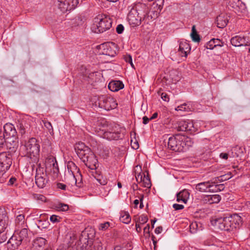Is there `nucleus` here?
<instances>
[{"label":"nucleus","mask_w":250,"mask_h":250,"mask_svg":"<svg viewBox=\"0 0 250 250\" xmlns=\"http://www.w3.org/2000/svg\"><path fill=\"white\" fill-rule=\"evenodd\" d=\"M148 8L145 3L138 2L133 4L127 16L129 24L132 26H139L148 17Z\"/></svg>","instance_id":"nucleus-1"},{"label":"nucleus","mask_w":250,"mask_h":250,"mask_svg":"<svg viewBox=\"0 0 250 250\" xmlns=\"http://www.w3.org/2000/svg\"><path fill=\"white\" fill-rule=\"evenodd\" d=\"M75 150L79 157L91 169H95L98 167V160L90 149L83 143L76 144Z\"/></svg>","instance_id":"nucleus-2"},{"label":"nucleus","mask_w":250,"mask_h":250,"mask_svg":"<svg viewBox=\"0 0 250 250\" xmlns=\"http://www.w3.org/2000/svg\"><path fill=\"white\" fill-rule=\"evenodd\" d=\"M192 145L190 138L180 134L169 137L167 142L168 148L175 152L185 151Z\"/></svg>","instance_id":"nucleus-3"},{"label":"nucleus","mask_w":250,"mask_h":250,"mask_svg":"<svg viewBox=\"0 0 250 250\" xmlns=\"http://www.w3.org/2000/svg\"><path fill=\"white\" fill-rule=\"evenodd\" d=\"M81 177L80 169L72 161L68 162L64 171V180L71 185H77V177L80 178L81 181Z\"/></svg>","instance_id":"nucleus-4"},{"label":"nucleus","mask_w":250,"mask_h":250,"mask_svg":"<svg viewBox=\"0 0 250 250\" xmlns=\"http://www.w3.org/2000/svg\"><path fill=\"white\" fill-rule=\"evenodd\" d=\"M95 23L91 28L93 32L101 33L109 29L112 25V21L107 16L101 15L95 18Z\"/></svg>","instance_id":"nucleus-5"},{"label":"nucleus","mask_w":250,"mask_h":250,"mask_svg":"<svg viewBox=\"0 0 250 250\" xmlns=\"http://www.w3.org/2000/svg\"><path fill=\"white\" fill-rule=\"evenodd\" d=\"M26 155L34 161L38 160L40 152V145L35 138H30L24 145Z\"/></svg>","instance_id":"nucleus-6"},{"label":"nucleus","mask_w":250,"mask_h":250,"mask_svg":"<svg viewBox=\"0 0 250 250\" xmlns=\"http://www.w3.org/2000/svg\"><path fill=\"white\" fill-rule=\"evenodd\" d=\"M225 2L229 9L233 11L238 15L246 11L245 4L241 0H225Z\"/></svg>","instance_id":"nucleus-7"},{"label":"nucleus","mask_w":250,"mask_h":250,"mask_svg":"<svg viewBox=\"0 0 250 250\" xmlns=\"http://www.w3.org/2000/svg\"><path fill=\"white\" fill-rule=\"evenodd\" d=\"M48 179L45 169L39 164L36 168L35 182L39 188H43L47 183Z\"/></svg>","instance_id":"nucleus-8"},{"label":"nucleus","mask_w":250,"mask_h":250,"mask_svg":"<svg viewBox=\"0 0 250 250\" xmlns=\"http://www.w3.org/2000/svg\"><path fill=\"white\" fill-rule=\"evenodd\" d=\"M100 49L101 50L100 54L110 57H115L118 51L117 45L113 42H108L101 44Z\"/></svg>","instance_id":"nucleus-9"},{"label":"nucleus","mask_w":250,"mask_h":250,"mask_svg":"<svg viewBox=\"0 0 250 250\" xmlns=\"http://www.w3.org/2000/svg\"><path fill=\"white\" fill-rule=\"evenodd\" d=\"M173 127L178 131H190L194 132L196 128L193 122L190 120H180L173 125Z\"/></svg>","instance_id":"nucleus-10"},{"label":"nucleus","mask_w":250,"mask_h":250,"mask_svg":"<svg viewBox=\"0 0 250 250\" xmlns=\"http://www.w3.org/2000/svg\"><path fill=\"white\" fill-rule=\"evenodd\" d=\"M58 7L62 12L75 9L79 3L78 0H58Z\"/></svg>","instance_id":"nucleus-11"},{"label":"nucleus","mask_w":250,"mask_h":250,"mask_svg":"<svg viewBox=\"0 0 250 250\" xmlns=\"http://www.w3.org/2000/svg\"><path fill=\"white\" fill-rule=\"evenodd\" d=\"M212 224L216 229L225 231H230V224L228 217L219 218L212 221Z\"/></svg>","instance_id":"nucleus-12"},{"label":"nucleus","mask_w":250,"mask_h":250,"mask_svg":"<svg viewBox=\"0 0 250 250\" xmlns=\"http://www.w3.org/2000/svg\"><path fill=\"white\" fill-rule=\"evenodd\" d=\"M45 165L46 168H50L53 177L57 178L59 174V168L56 159L52 156L48 158L45 162Z\"/></svg>","instance_id":"nucleus-13"},{"label":"nucleus","mask_w":250,"mask_h":250,"mask_svg":"<svg viewBox=\"0 0 250 250\" xmlns=\"http://www.w3.org/2000/svg\"><path fill=\"white\" fill-rule=\"evenodd\" d=\"M109 98L106 95L96 96L92 98V102L94 103L95 106L109 110V106L107 103Z\"/></svg>","instance_id":"nucleus-14"},{"label":"nucleus","mask_w":250,"mask_h":250,"mask_svg":"<svg viewBox=\"0 0 250 250\" xmlns=\"http://www.w3.org/2000/svg\"><path fill=\"white\" fill-rule=\"evenodd\" d=\"M229 223L230 224V231L234 229L239 228L242 224L243 220L242 217L238 214H233L232 215L228 216Z\"/></svg>","instance_id":"nucleus-15"},{"label":"nucleus","mask_w":250,"mask_h":250,"mask_svg":"<svg viewBox=\"0 0 250 250\" xmlns=\"http://www.w3.org/2000/svg\"><path fill=\"white\" fill-rule=\"evenodd\" d=\"M12 164V160L9 155L3 152L0 154V165L1 167L8 169Z\"/></svg>","instance_id":"nucleus-16"},{"label":"nucleus","mask_w":250,"mask_h":250,"mask_svg":"<svg viewBox=\"0 0 250 250\" xmlns=\"http://www.w3.org/2000/svg\"><path fill=\"white\" fill-rule=\"evenodd\" d=\"M4 133L7 137L17 136V132L14 125L11 123H6L3 126Z\"/></svg>","instance_id":"nucleus-17"},{"label":"nucleus","mask_w":250,"mask_h":250,"mask_svg":"<svg viewBox=\"0 0 250 250\" xmlns=\"http://www.w3.org/2000/svg\"><path fill=\"white\" fill-rule=\"evenodd\" d=\"M190 49V46L188 42L186 41L180 42L178 52L180 56L186 58Z\"/></svg>","instance_id":"nucleus-18"},{"label":"nucleus","mask_w":250,"mask_h":250,"mask_svg":"<svg viewBox=\"0 0 250 250\" xmlns=\"http://www.w3.org/2000/svg\"><path fill=\"white\" fill-rule=\"evenodd\" d=\"M229 20V16L225 13H222L216 18L217 27L223 28L226 26Z\"/></svg>","instance_id":"nucleus-19"},{"label":"nucleus","mask_w":250,"mask_h":250,"mask_svg":"<svg viewBox=\"0 0 250 250\" xmlns=\"http://www.w3.org/2000/svg\"><path fill=\"white\" fill-rule=\"evenodd\" d=\"M230 42L233 46L238 47L243 45H247L248 42L246 41V38L245 37L236 36L231 39Z\"/></svg>","instance_id":"nucleus-20"},{"label":"nucleus","mask_w":250,"mask_h":250,"mask_svg":"<svg viewBox=\"0 0 250 250\" xmlns=\"http://www.w3.org/2000/svg\"><path fill=\"white\" fill-rule=\"evenodd\" d=\"M123 137V134L117 132L104 131L103 137L109 140H118Z\"/></svg>","instance_id":"nucleus-21"},{"label":"nucleus","mask_w":250,"mask_h":250,"mask_svg":"<svg viewBox=\"0 0 250 250\" xmlns=\"http://www.w3.org/2000/svg\"><path fill=\"white\" fill-rule=\"evenodd\" d=\"M109 90L113 92H117L124 87V84L120 81H112L108 85Z\"/></svg>","instance_id":"nucleus-22"},{"label":"nucleus","mask_w":250,"mask_h":250,"mask_svg":"<svg viewBox=\"0 0 250 250\" xmlns=\"http://www.w3.org/2000/svg\"><path fill=\"white\" fill-rule=\"evenodd\" d=\"M221 197L219 195H207L204 197L203 201L209 204L218 203L221 200Z\"/></svg>","instance_id":"nucleus-23"},{"label":"nucleus","mask_w":250,"mask_h":250,"mask_svg":"<svg viewBox=\"0 0 250 250\" xmlns=\"http://www.w3.org/2000/svg\"><path fill=\"white\" fill-rule=\"evenodd\" d=\"M224 42L218 39H212L206 45V47L208 49H213L216 46L222 47L224 46Z\"/></svg>","instance_id":"nucleus-24"},{"label":"nucleus","mask_w":250,"mask_h":250,"mask_svg":"<svg viewBox=\"0 0 250 250\" xmlns=\"http://www.w3.org/2000/svg\"><path fill=\"white\" fill-rule=\"evenodd\" d=\"M46 240L42 237H38L33 241V247L38 250H44V246L45 245Z\"/></svg>","instance_id":"nucleus-25"},{"label":"nucleus","mask_w":250,"mask_h":250,"mask_svg":"<svg viewBox=\"0 0 250 250\" xmlns=\"http://www.w3.org/2000/svg\"><path fill=\"white\" fill-rule=\"evenodd\" d=\"M21 242L22 241L15 233L9 239L8 244L11 245L12 249H15L21 244Z\"/></svg>","instance_id":"nucleus-26"},{"label":"nucleus","mask_w":250,"mask_h":250,"mask_svg":"<svg viewBox=\"0 0 250 250\" xmlns=\"http://www.w3.org/2000/svg\"><path fill=\"white\" fill-rule=\"evenodd\" d=\"M7 141L6 142L7 146L10 149H15L18 146L19 140L18 137H10L7 138Z\"/></svg>","instance_id":"nucleus-27"},{"label":"nucleus","mask_w":250,"mask_h":250,"mask_svg":"<svg viewBox=\"0 0 250 250\" xmlns=\"http://www.w3.org/2000/svg\"><path fill=\"white\" fill-rule=\"evenodd\" d=\"M225 175H222L221 176L216 177L215 178H212L210 180H209L210 181L211 184H213L214 185V188L216 189L219 188L220 187H223V185H218V184L219 182H221L222 181H223L224 180H226L227 179H229L230 178V177L228 178H225Z\"/></svg>","instance_id":"nucleus-28"},{"label":"nucleus","mask_w":250,"mask_h":250,"mask_svg":"<svg viewBox=\"0 0 250 250\" xmlns=\"http://www.w3.org/2000/svg\"><path fill=\"white\" fill-rule=\"evenodd\" d=\"M28 124L26 123L25 121H19L17 126L19 129V132L22 136L24 135L26 131V129L28 127Z\"/></svg>","instance_id":"nucleus-29"},{"label":"nucleus","mask_w":250,"mask_h":250,"mask_svg":"<svg viewBox=\"0 0 250 250\" xmlns=\"http://www.w3.org/2000/svg\"><path fill=\"white\" fill-rule=\"evenodd\" d=\"M192 109V104L190 102H187L178 106L175 110L177 111H190Z\"/></svg>","instance_id":"nucleus-30"},{"label":"nucleus","mask_w":250,"mask_h":250,"mask_svg":"<svg viewBox=\"0 0 250 250\" xmlns=\"http://www.w3.org/2000/svg\"><path fill=\"white\" fill-rule=\"evenodd\" d=\"M93 181L94 183L98 182L100 185H105L107 183V179L100 174L94 176Z\"/></svg>","instance_id":"nucleus-31"},{"label":"nucleus","mask_w":250,"mask_h":250,"mask_svg":"<svg viewBox=\"0 0 250 250\" xmlns=\"http://www.w3.org/2000/svg\"><path fill=\"white\" fill-rule=\"evenodd\" d=\"M207 185L206 182L198 183L195 185V189L201 192H208Z\"/></svg>","instance_id":"nucleus-32"},{"label":"nucleus","mask_w":250,"mask_h":250,"mask_svg":"<svg viewBox=\"0 0 250 250\" xmlns=\"http://www.w3.org/2000/svg\"><path fill=\"white\" fill-rule=\"evenodd\" d=\"M201 224L197 222H192L189 226V230L191 233H195L198 230L201 229Z\"/></svg>","instance_id":"nucleus-33"},{"label":"nucleus","mask_w":250,"mask_h":250,"mask_svg":"<svg viewBox=\"0 0 250 250\" xmlns=\"http://www.w3.org/2000/svg\"><path fill=\"white\" fill-rule=\"evenodd\" d=\"M190 36L192 41L194 42H199L201 40L200 36L197 33L195 25H193L192 27Z\"/></svg>","instance_id":"nucleus-34"},{"label":"nucleus","mask_w":250,"mask_h":250,"mask_svg":"<svg viewBox=\"0 0 250 250\" xmlns=\"http://www.w3.org/2000/svg\"><path fill=\"white\" fill-rule=\"evenodd\" d=\"M120 220L125 224H128L131 221V217L127 212H122L120 218Z\"/></svg>","instance_id":"nucleus-35"},{"label":"nucleus","mask_w":250,"mask_h":250,"mask_svg":"<svg viewBox=\"0 0 250 250\" xmlns=\"http://www.w3.org/2000/svg\"><path fill=\"white\" fill-rule=\"evenodd\" d=\"M17 235L22 241L26 239L28 236V231L25 228H23L21 231L17 233Z\"/></svg>","instance_id":"nucleus-36"},{"label":"nucleus","mask_w":250,"mask_h":250,"mask_svg":"<svg viewBox=\"0 0 250 250\" xmlns=\"http://www.w3.org/2000/svg\"><path fill=\"white\" fill-rule=\"evenodd\" d=\"M178 193L181 196V197L183 199V202L185 204L187 203L189 197V193L187 189H184Z\"/></svg>","instance_id":"nucleus-37"},{"label":"nucleus","mask_w":250,"mask_h":250,"mask_svg":"<svg viewBox=\"0 0 250 250\" xmlns=\"http://www.w3.org/2000/svg\"><path fill=\"white\" fill-rule=\"evenodd\" d=\"M85 18L83 16H79L75 18L74 24L76 26H83L84 24Z\"/></svg>","instance_id":"nucleus-38"},{"label":"nucleus","mask_w":250,"mask_h":250,"mask_svg":"<svg viewBox=\"0 0 250 250\" xmlns=\"http://www.w3.org/2000/svg\"><path fill=\"white\" fill-rule=\"evenodd\" d=\"M7 219L6 216H4L2 219H0V233L3 232L7 225Z\"/></svg>","instance_id":"nucleus-39"},{"label":"nucleus","mask_w":250,"mask_h":250,"mask_svg":"<svg viewBox=\"0 0 250 250\" xmlns=\"http://www.w3.org/2000/svg\"><path fill=\"white\" fill-rule=\"evenodd\" d=\"M15 223L17 226L20 227V226H22L24 225V216L23 214H20L17 216L16 220Z\"/></svg>","instance_id":"nucleus-40"},{"label":"nucleus","mask_w":250,"mask_h":250,"mask_svg":"<svg viewBox=\"0 0 250 250\" xmlns=\"http://www.w3.org/2000/svg\"><path fill=\"white\" fill-rule=\"evenodd\" d=\"M207 188L209 192H214L218 191V190L220 191L221 189L220 188L216 189L214 188V185L213 184L210 183V181H208L206 182Z\"/></svg>","instance_id":"nucleus-41"},{"label":"nucleus","mask_w":250,"mask_h":250,"mask_svg":"<svg viewBox=\"0 0 250 250\" xmlns=\"http://www.w3.org/2000/svg\"><path fill=\"white\" fill-rule=\"evenodd\" d=\"M6 143V139L3 131L0 128V147H2Z\"/></svg>","instance_id":"nucleus-42"},{"label":"nucleus","mask_w":250,"mask_h":250,"mask_svg":"<svg viewBox=\"0 0 250 250\" xmlns=\"http://www.w3.org/2000/svg\"><path fill=\"white\" fill-rule=\"evenodd\" d=\"M44 126L47 129L50 134H53V129L51 124L47 121H42Z\"/></svg>","instance_id":"nucleus-43"},{"label":"nucleus","mask_w":250,"mask_h":250,"mask_svg":"<svg viewBox=\"0 0 250 250\" xmlns=\"http://www.w3.org/2000/svg\"><path fill=\"white\" fill-rule=\"evenodd\" d=\"M109 106V110L111 109L115 108L117 105V104L113 98H109L107 103Z\"/></svg>","instance_id":"nucleus-44"},{"label":"nucleus","mask_w":250,"mask_h":250,"mask_svg":"<svg viewBox=\"0 0 250 250\" xmlns=\"http://www.w3.org/2000/svg\"><path fill=\"white\" fill-rule=\"evenodd\" d=\"M124 60L126 62H128L130 64L131 67L133 68H135L134 67V65L133 63V62H132V57L130 55V54H126L124 56Z\"/></svg>","instance_id":"nucleus-45"},{"label":"nucleus","mask_w":250,"mask_h":250,"mask_svg":"<svg viewBox=\"0 0 250 250\" xmlns=\"http://www.w3.org/2000/svg\"><path fill=\"white\" fill-rule=\"evenodd\" d=\"M57 208L60 211H65L68 209V206L66 204L60 203L57 205Z\"/></svg>","instance_id":"nucleus-46"},{"label":"nucleus","mask_w":250,"mask_h":250,"mask_svg":"<svg viewBox=\"0 0 250 250\" xmlns=\"http://www.w3.org/2000/svg\"><path fill=\"white\" fill-rule=\"evenodd\" d=\"M110 223L108 222L101 223L99 225V229L101 230H105L110 227Z\"/></svg>","instance_id":"nucleus-47"},{"label":"nucleus","mask_w":250,"mask_h":250,"mask_svg":"<svg viewBox=\"0 0 250 250\" xmlns=\"http://www.w3.org/2000/svg\"><path fill=\"white\" fill-rule=\"evenodd\" d=\"M144 183V187L146 188H150L151 187L150 180L148 177H146L145 175L143 177V179L142 181Z\"/></svg>","instance_id":"nucleus-48"},{"label":"nucleus","mask_w":250,"mask_h":250,"mask_svg":"<svg viewBox=\"0 0 250 250\" xmlns=\"http://www.w3.org/2000/svg\"><path fill=\"white\" fill-rule=\"evenodd\" d=\"M61 218L58 216L55 215H52L50 217V220L52 223H57L59 222L60 221Z\"/></svg>","instance_id":"nucleus-49"},{"label":"nucleus","mask_w":250,"mask_h":250,"mask_svg":"<svg viewBox=\"0 0 250 250\" xmlns=\"http://www.w3.org/2000/svg\"><path fill=\"white\" fill-rule=\"evenodd\" d=\"M148 221V218L146 216L142 215L139 217V222L141 224H144L146 223Z\"/></svg>","instance_id":"nucleus-50"},{"label":"nucleus","mask_w":250,"mask_h":250,"mask_svg":"<svg viewBox=\"0 0 250 250\" xmlns=\"http://www.w3.org/2000/svg\"><path fill=\"white\" fill-rule=\"evenodd\" d=\"M161 97L165 102H168L169 101V96L166 92H162L161 94Z\"/></svg>","instance_id":"nucleus-51"},{"label":"nucleus","mask_w":250,"mask_h":250,"mask_svg":"<svg viewBox=\"0 0 250 250\" xmlns=\"http://www.w3.org/2000/svg\"><path fill=\"white\" fill-rule=\"evenodd\" d=\"M131 147L134 149H137L139 148V144H138V142L135 140L134 141H133V140H131Z\"/></svg>","instance_id":"nucleus-52"},{"label":"nucleus","mask_w":250,"mask_h":250,"mask_svg":"<svg viewBox=\"0 0 250 250\" xmlns=\"http://www.w3.org/2000/svg\"><path fill=\"white\" fill-rule=\"evenodd\" d=\"M124 30V27L122 24H120L117 25L116 27V32L118 34H122Z\"/></svg>","instance_id":"nucleus-53"},{"label":"nucleus","mask_w":250,"mask_h":250,"mask_svg":"<svg viewBox=\"0 0 250 250\" xmlns=\"http://www.w3.org/2000/svg\"><path fill=\"white\" fill-rule=\"evenodd\" d=\"M34 197L35 198L37 199V200H41L42 201H44L45 200V197L42 195L41 194H35L34 195Z\"/></svg>","instance_id":"nucleus-54"},{"label":"nucleus","mask_w":250,"mask_h":250,"mask_svg":"<svg viewBox=\"0 0 250 250\" xmlns=\"http://www.w3.org/2000/svg\"><path fill=\"white\" fill-rule=\"evenodd\" d=\"M173 208L176 210H181L184 208V206L183 205H180L178 204H174L173 205Z\"/></svg>","instance_id":"nucleus-55"},{"label":"nucleus","mask_w":250,"mask_h":250,"mask_svg":"<svg viewBox=\"0 0 250 250\" xmlns=\"http://www.w3.org/2000/svg\"><path fill=\"white\" fill-rule=\"evenodd\" d=\"M144 232L147 235L146 237H149L150 236V232H149V225L147 224L144 229Z\"/></svg>","instance_id":"nucleus-56"},{"label":"nucleus","mask_w":250,"mask_h":250,"mask_svg":"<svg viewBox=\"0 0 250 250\" xmlns=\"http://www.w3.org/2000/svg\"><path fill=\"white\" fill-rule=\"evenodd\" d=\"M57 188H58L62 189V190H65L66 189V185L64 184L59 183L57 184Z\"/></svg>","instance_id":"nucleus-57"},{"label":"nucleus","mask_w":250,"mask_h":250,"mask_svg":"<svg viewBox=\"0 0 250 250\" xmlns=\"http://www.w3.org/2000/svg\"><path fill=\"white\" fill-rule=\"evenodd\" d=\"M163 230V228L162 226L157 227L155 229V233L156 234H160Z\"/></svg>","instance_id":"nucleus-58"},{"label":"nucleus","mask_w":250,"mask_h":250,"mask_svg":"<svg viewBox=\"0 0 250 250\" xmlns=\"http://www.w3.org/2000/svg\"><path fill=\"white\" fill-rule=\"evenodd\" d=\"M17 179L14 177L11 178L8 181V185H13Z\"/></svg>","instance_id":"nucleus-59"},{"label":"nucleus","mask_w":250,"mask_h":250,"mask_svg":"<svg viewBox=\"0 0 250 250\" xmlns=\"http://www.w3.org/2000/svg\"><path fill=\"white\" fill-rule=\"evenodd\" d=\"M220 157L223 159L227 160L228 158V154L227 153H221Z\"/></svg>","instance_id":"nucleus-60"},{"label":"nucleus","mask_w":250,"mask_h":250,"mask_svg":"<svg viewBox=\"0 0 250 250\" xmlns=\"http://www.w3.org/2000/svg\"><path fill=\"white\" fill-rule=\"evenodd\" d=\"M143 124H145V125H146L151 120L150 119V118H147L146 116H144L143 118Z\"/></svg>","instance_id":"nucleus-61"},{"label":"nucleus","mask_w":250,"mask_h":250,"mask_svg":"<svg viewBox=\"0 0 250 250\" xmlns=\"http://www.w3.org/2000/svg\"><path fill=\"white\" fill-rule=\"evenodd\" d=\"M140 223H138V222L136 223V229L138 232H140L141 231V228L140 227Z\"/></svg>","instance_id":"nucleus-62"},{"label":"nucleus","mask_w":250,"mask_h":250,"mask_svg":"<svg viewBox=\"0 0 250 250\" xmlns=\"http://www.w3.org/2000/svg\"><path fill=\"white\" fill-rule=\"evenodd\" d=\"M136 179L137 181H139V180H140V181H142L143 179V177L142 175L140 174H139L137 176H136Z\"/></svg>","instance_id":"nucleus-63"},{"label":"nucleus","mask_w":250,"mask_h":250,"mask_svg":"<svg viewBox=\"0 0 250 250\" xmlns=\"http://www.w3.org/2000/svg\"><path fill=\"white\" fill-rule=\"evenodd\" d=\"M158 113L157 112H155L153 114L152 116L150 118V119L151 120H153V119H154L158 117Z\"/></svg>","instance_id":"nucleus-64"}]
</instances>
